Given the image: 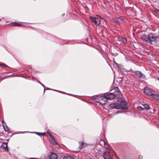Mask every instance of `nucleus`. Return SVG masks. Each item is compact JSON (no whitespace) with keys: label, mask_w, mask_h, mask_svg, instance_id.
Returning a JSON list of instances; mask_svg holds the SVG:
<instances>
[{"label":"nucleus","mask_w":159,"mask_h":159,"mask_svg":"<svg viewBox=\"0 0 159 159\" xmlns=\"http://www.w3.org/2000/svg\"><path fill=\"white\" fill-rule=\"evenodd\" d=\"M112 93H107L104 94V95L107 99L111 100L116 97L118 98H121L122 95L118 87H114L111 90Z\"/></svg>","instance_id":"f257e3e1"},{"label":"nucleus","mask_w":159,"mask_h":159,"mask_svg":"<svg viewBox=\"0 0 159 159\" xmlns=\"http://www.w3.org/2000/svg\"><path fill=\"white\" fill-rule=\"evenodd\" d=\"M157 38L154 34L150 33L148 34V41L151 44L152 42H156Z\"/></svg>","instance_id":"f03ea898"},{"label":"nucleus","mask_w":159,"mask_h":159,"mask_svg":"<svg viewBox=\"0 0 159 159\" xmlns=\"http://www.w3.org/2000/svg\"><path fill=\"white\" fill-rule=\"evenodd\" d=\"M114 21L117 24H121L124 23L125 21L124 17L123 16H120L117 17L114 19Z\"/></svg>","instance_id":"7ed1b4c3"},{"label":"nucleus","mask_w":159,"mask_h":159,"mask_svg":"<svg viewBox=\"0 0 159 159\" xmlns=\"http://www.w3.org/2000/svg\"><path fill=\"white\" fill-rule=\"evenodd\" d=\"M134 74L139 78H145V75L142 73L141 71H134L132 72Z\"/></svg>","instance_id":"20e7f679"},{"label":"nucleus","mask_w":159,"mask_h":159,"mask_svg":"<svg viewBox=\"0 0 159 159\" xmlns=\"http://www.w3.org/2000/svg\"><path fill=\"white\" fill-rule=\"evenodd\" d=\"M109 108L111 109H120V107L119 105V103H113L110 104L109 105Z\"/></svg>","instance_id":"39448f33"},{"label":"nucleus","mask_w":159,"mask_h":159,"mask_svg":"<svg viewBox=\"0 0 159 159\" xmlns=\"http://www.w3.org/2000/svg\"><path fill=\"white\" fill-rule=\"evenodd\" d=\"M143 92L145 94L150 96L152 95L153 93L151 89L148 87H145L144 89Z\"/></svg>","instance_id":"423d86ee"},{"label":"nucleus","mask_w":159,"mask_h":159,"mask_svg":"<svg viewBox=\"0 0 159 159\" xmlns=\"http://www.w3.org/2000/svg\"><path fill=\"white\" fill-rule=\"evenodd\" d=\"M119 105L121 107L120 108V109L123 110H124L127 108V102L125 101L121 102L119 104Z\"/></svg>","instance_id":"0eeeda50"},{"label":"nucleus","mask_w":159,"mask_h":159,"mask_svg":"<svg viewBox=\"0 0 159 159\" xmlns=\"http://www.w3.org/2000/svg\"><path fill=\"white\" fill-rule=\"evenodd\" d=\"M90 18L91 21L94 23L97 26H98L99 25L100 21L98 18L93 16H90Z\"/></svg>","instance_id":"6e6552de"},{"label":"nucleus","mask_w":159,"mask_h":159,"mask_svg":"<svg viewBox=\"0 0 159 159\" xmlns=\"http://www.w3.org/2000/svg\"><path fill=\"white\" fill-rule=\"evenodd\" d=\"M10 25L14 26L22 27L24 26L22 22H12L10 23Z\"/></svg>","instance_id":"1a4fd4ad"},{"label":"nucleus","mask_w":159,"mask_h":159,"mask_svg":"<svg viewBox=\"0 0 159 159\" xmlns=\"http://www.w3.org/2000/svg\"><path fill=\"white\" fill-rule=\"evenodd\" d=\"M103 157L104 159H112L110 153L108 152H106L103 153Z\"/></svg>","instance_id":"9d476101"},{"label":"nucleus","mask_w":159,"mask_h":159,"mask_svg":"<svg viewBox=\"0 0 159 159\" xmlns=\"http://www.w3.org/2000/svg\"><path fill=\"white\" fill-rule=\"evenodd\" d=\"M79 148L80 149L86 148L89 144L83 142H79Z\"/></svg>","instance_id":"9b49d317"},{"label":"nucleus","mask_w":159,"mask_h":159,"mask_svg":"<svg viewBox=\"0 0 159 159\" xmlns=\"http://www.w3.org/2000/svg\"><path fill=\"white\" fill-rule=\"evenodd\" d=\"M107 102V99L103 95V96H102L99 103L102 105H105Z\"/></svg>","instance_id":"f8f14e48"},{"label":"nucleus","mask_w":159,"mask_h":159,"mask_svg":"<svg viewBox=\"0 0 159 159\" xmlns=\"http://www.w3.org/2000/svg\"><path fill=\"white\" fill-rule=\"evenodd\" d=\"M101 98H102V96H94L92 97V99L99 103Z\"/></svg>","instance_id":"ddd939ff"},{"label":"nucleus","mask_w":159,"mask_h":159,"mask_svg":"<svg viewBox=\"0 0 159 159\" xmlns=\"http://www.w3.org/2000/svg\"><path fill=\"white\" fill-rule=\"evenodd\" d=\"M49 157L50 159H57L58 156L56 153L51 152L49 156Z\"/></svg>","instance_id":"4468645a"},{"label":"nucleus","mask_w":159,"mask_h":159,"mask_svg":"<svg viewBox=\"0 0 159 159\" xmlns=\"http://www.w3.org/2000/svg\"><path fill=\"white\" fill-rule=\"evenodd\" d=\"M142 39L145 42H147L148 43V37L145 35H143L142 37Z\"/></svg>","instance_id":"2eb2a0df"},{"label":"nucleus","mask_w":159,"mask_h":159,"mask_svg":"<svg viewBox=\"0 0 159 159\" xmlns=\"http://www.w3.org/2000/svg\"><path fill=\"white\" fill-rule=\"evenodd\" d=\"M1 148L3 149H7V143H3L1 145Z\"/></svg>","instance_id":"dca6fc26"},{"label":"nucleus","mask_w":159,"mask_h":159,"mask_svg":"<svg viewBox=\"0 0 159 159\" xmlns=\"http://www.w3.org/2000/svg\"><path fill=\"white\" fill-rule=\"evenodd\" d=\"M152 97L156 99V100H158L159 99V95L157 94H153V93L152 95H151Z\"/></svg>","instance_id":"f3484780"},{"label":"nucleus","mask_w":159,"mask_h":159,"mask_svg":"<svg viewBox=\"0 0 159 159\" xmlns=\"http://www.w3.org/2000/svg\"><path fill=\"white\" fill-rule=\"evenodd\" d=\"M49 136L54 141L55 144H56L58 146H59L58 144L55 141V138L54 137V136L52 134H49Z\"/></svg>","instance_id":"a211bd4d"},{"label":"nucleus","mask_w":159,"mask_h":159,"mask_svg":"<svg viewBox=\"0 0 159 159\" xmlns=\"http://www.w3.org/2000/svg\"><path fill=\"white\" fill-rule=\"evenodd\" d=\"M2 126L5 131H7L9 130L8 128L6 123H4L3 124Z\"/></svg>","instance_id":"6ab92c4d"},{"label":"nucleus","mask_w":159,"mask_h":159,"mask_svg":"<svg viewBox=\"0 0 159 159\" xmlns=\"http://www.w3.org/2000/svg\"><path fill=\"white\" fill-rule=\"evenodd\" d=\"M103 147L106 149H110V145L106 143L105 144V145H104Z\"/></svg>","instance_id":"aec40b11"},{"label":"nucleus","mask_w":159,"mask_h":159,"mask_svg":"<svg viewBox=\"0 0 159 159\" xmlns=\"http://www.w3.org/2000/svg\"><path fill=\"white\" fill-rule=\"evenodd\" d=\"M105 142L102 139H101L99 142V144L101 146H103L104 145H105Z\"/></svg>","instance_id":"412c9836"},{"label":"nucleus","mask_w":159,"mask_h":159,"mask_svg":"<svg viewBox=\"0 0 159 159\" xmlns=\"http://www.w3.org/2000/svg\"><path fill=\"white\" fill-rule=\"evenodd\" d=\"M120 40H121V41H122V42L123 43H126L127 40H126V39H125V38H123L122 37H120Z\"/></svg>","instance_id":"4be33fe9"},{"label":"nucleus","mask_w":159,"mask_h":159,"mask_svg":"<svg viewBox=\"0 0 159 159\" xmlns=\"http://www.w3.org/2000/svg\"><path fill=\"white\" fill-rule=\"evenodd\" d=\"M143 105L144 107V109L148 110L150 108L149 107V106L147 104H143Z\"/></svg>","instance_id":"5701e85b"},{"label":"nucleus","mask_w":159,"mask_h":159,"mask_svg":"<svg viewBox=\"0 0 159 159\" xmlns=\"http://www.w3.org/2000/svg\"><path fill=\"white\" fill-rule=\"evenodd\" d=\"M36 134H38L39 135V136H43L45 134V133H39V132H36Z\"/></svg>","instance_id":"b1692460"},{"label":"nucleus","mask_w":159,"mask_h":159,"mask_svg":"<svg viewBox=\"0 0 159 159\" xmlns=\"http://www.w3.org/2000/svg\"><path fill=\"white\" fill-rule=\"evenodd\" d=\"M137 109L138 110H140V111H142L144 110V108L140 106L138 107Z\"/></svg>","instance_id":"393cba45"},{"label":"nucleus","mask_w":159,"mask_h":159,"mask_svg":"<svg viewBox=\"0 0 159 159\" xmlns=\"http://www.w3.org/2000/svg\"><path fill=\"white\" fill-rule=\"evenodd\" d=\"M0 66H2L4 67H6L7 65L5 63H0Z\"/></svg>","instance_id":"a878e982"},{"label":"nucleus","mask_w":159,"mask_h":159,"mask_svg":"<svg viewBox=\"0 0 159 159\" xmlns=\"http://www.w3.org/2000/svg\"><path fill=\"white\" fill-rule=\"evenodd\" d=\"M154 11L156 13H158L159 11V10H157L156 9H155V8L154 9Z\"/></svg>","instance_id":"bb28decb"},{"label":"nucleus","mask_w":159,"mask_h":159,"mask_svg":"<svg viewBox=\"0 0 159 159\" xmlns=\"http://www.w3.org/2000/svg\"><path fill=\"white\" fill-rule=\"evenodd\" d=\"M47 133L48 134H49H49H52L51 133H50V132L48 130L47 131Z\"/></svg>","instance_id":"cd10ccee"},{"label":"nucleus","mask_w":159,"mask_h":159,"mask_svg":"<svg viewBox=\"0 0 159 159\" xmlns=\"http://www.w3.org/2000/svg\"><path fill=\"white\" fill-rule=\"evenodd\" d=\"M139 159H142V156L141 155H140L139 157Z\"/></svg>","instance_id":"c85d7f7f"},{"label":"nucleus","mask_w":159,"mask_h":159,"mask_svg":"<svg viewBox=\"0 0 159 159\" xmlns=\"http://www.w3.org/2000/svg\"><path fill=\"white\" fill-rule=\"evenodd\" d=\"M29 159H38L37 158H30Z\"/></svg>","instance_id":"c756f323"},{"label":"nucleus","mask_w":159,"mask_h":159,"mask_svg":"<svg viewBox=\"0 0 159 159\" xmlns=\"http://www.w3.org/2000/svg\"><path fill=\"white\" fill-rule=\"evenodd\" d=\"M2 125H3V124L4 123H5L3 120H2Z\"/></svg>","instance_id":"7c9ffc66"},{"label":"nucleus","mask_w":159,"mask_h":159,"mask_svg":"<svg viewBox=\"0 0 159 159\" xmlns=\"http://www.w3.org/2000/svg\"><path fill=\"white\" fill-rule=\"evenodd\" d=\"M7 150V152H9V150Z\"/></svg>","instance_id":"2f4dec72"},{"label":"nucleus","mask_w":159,"mask_h":159,"mask_svg":"<svg viewBox=\"0 0 159 159\" xmlns=\"http://www.w3.org/2000/svg\"><path fill=\"white\" fill-rule=\"evenodd\" d=\"M10 76H10H7V77H4V78H7V77H9V76Z\"/></svg>","instance_id":"473e14b6"},{"label":"nucleus","mask_w":159,"mask_h":159,"mask_svg":"<svg viewBox=\"0 0 159 159\" xmlns=\"http://www.w3.org/2000/svg\"><path fill=\"white\" fill-rule=\"evenodd\" d=\"M45 89H44V92H45Z\"/></svg>","instance_id":"72a5a7b5"},{"label":"nucleus","mask_w":159,"mask_h":159,"mask_svg":"<svg viewBox=\"0 0 159 159\" xmlns=\"http://www.w3.org/2000/svg\"><path fill=\"white\" fill-rule=\"evenodd\" d=\"M74 152H77V151H74Z\"/></svg>","instance_id":"f704fd0d"},{"label":"nucleus","mask_w":159,"mask_h":159,"mask_svg":"<svg viewBox=\"0 0 159 159\" xmlns=\"http://www.w3.org/2000/svg\"><path fill=\"white\" fill-rule=\"evenodd\" d=\"M158 80L159 81V78H158Z\"/></svg>","instance_id":"c9c22d12"}]
</instances>
